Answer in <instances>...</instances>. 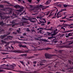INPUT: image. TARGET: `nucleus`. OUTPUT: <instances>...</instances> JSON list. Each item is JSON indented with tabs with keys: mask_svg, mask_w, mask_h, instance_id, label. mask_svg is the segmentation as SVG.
Instances as JSON below:
<instances>
[{
	"mask_svg": "<svg viewBox=\"0 0 73 73\" xmlns=\"http://www.w3.org/2000/svg\"><path fill=\"white\" fill-rule=\"evenodd\" d=\"M20 62H21V64H23V65H24V62L23 61H20Z\"/></svg>",
	"mask_w": 73,
	"mask_h": 73,
	"instance_id": "nucleus-36",
	"label": "nucleus"
},
{
	"mask_svg": "<svg viewBox=\"0 0 73 73\" xmlns=\"http://www.w3.org/2000/svg\"><path fill=\"white\" fill-rule=\"evenodd\" d=\"M4 72V71L3 70H0V72Z\"/></svg>",
	"mask_w": 73,
	"mask_h": 73,
	"instance_id": "nucleus-41",
	"label": "nucleus"
},
{
	"mask_svg": "<svg viewBox=\"0 0 73 73\" xmlns=\"http://www.w3.org/2000/svg\"><path fill=\"white\" fill-rule=\"evenodd\" d=\"M28 1L29 2V3H31V1H32V0H28Z\"/></svg>",
	"mask_w": 73,
	"mask_h": 73,
	"instance_id": "nucleus-62",
	"label": "nucleus"
},
{
	"mask_svg": "<svg viewBox=\"0 0 73 73\" xmlns=\"http://www.w3.org/2000/svg\"><path fill=\"white\" fill-rule=\"evenodd\" d=\"M49 7V6H46L45 7V8L46 9V8H48Z\"/></svg>",
	"mask_w": 73,
	"mask_h": 73,
	"instance_id": "nucleus-59",
	"label": "nucleus"
},
{
	"mask_svg": "<svg viewBox=\"0 0 73 73\" xmlns=\"http://www.w3.org/2000/svg\"><path fill=\"white\" fill-rule=\"evenodd\" d=\"M21 10H20L19 11H16L15 12L16 14H15L14 13H13V16H16L17 15H19V12H21Z\"/></svg>",
	"mask_w": 73,
	"mask_h": 73,
	"instance_id": "nucleus-3",
	"label": "nucleus"
},
{
	"mask_svg": "<svg viewBox=\"0 0 73 73\" xmlns=\"http://www.w3.org/2000/svg\"><path fill=\"white\" fill-rule=\"evenodd\" d=\"M54 41L53 42H54L55 43H56L57 42V41H56V40H54Z\"/></svg>",
	"mask_w": 73,
	"mask_h": 73,
	"instance_id": "nucleus-58",
	"label": "nucleus"
},
{
	"mask_svg": "<svg viewBox=\"0 0 73 73\" xmlns=\"http://www.w3.org/2000/svg\"><path fill=\"white\" fill-rule=\"evenodd\" d=\"M9 14H11L13 12V9H12L11 8H9Z\"/></svg>",
	"mask_w": 73,
	"mask_h": 73,
	"instance_id": "nucleus-4",
	"label": "nucleus"
},
{
	"mask_svg": "<svg viewBox=\"0 0 73 73\" xmlns=\"http://www.w3.org/2000/svg\"><path fill=\"white\" fill-rule=\"evenodd\" d=\"M42 61H40V62H41V63H44V62L45 61H46L45 60H42Z\"/></svg>",
	"mask_w": 73,
	"mask_h": 73,
	"instance_id": "nucleus-23",
	"label": "nucleus"
},
{
	"mask_svg": "<svg viewBox=\"0 0 73 73\" xmlns=\"http://www.w3.org/2000/svg\"><path fill=\"white\" fill-rule=\"evenodd\" d=\"M13 34H15V35H16V34H17V33L13 32Z\"/></svg>",
	"mask_w": 73,
	"mask_h": 73,
	"instance_id": "nucleus-57",
	"label": "nucleus"
},
{
	"mask_svg": "<svg viewBox=\"0 0 73 73\" xmlns=\"http://www.w3.org/2000/svg\"><path fill=\"white\" fill-rule=\"evenodd\" d=\"M51 33H49V32H47L46 34H44V35H48L49 36H50L51 35Z\"/></svg>",
	"mask_w": 73,
	"mask_h": 73,
	"instance_id": "nucleus-12",
	"label": "nucleus"
},
{
	"mask_svg": "<svg viewBox=\"0 0 73 73\" xmlns=\"http://www.w3.org/2000/svg\"><path fill=\"white\" fill-rule=\"evenodd\" d=\"M54 28L51 27V28L50 29H48V31H54Z\"/></svg>",
	"mask_w": 73,
	"mask_h": 73,
	"instance_id": "nucleus-14",
	"label": "nucleus"
},
{
	"mask_svg": "<svg viewBox=\"0 0 73 73\" xmlns=\"http://www.w3.org/2000/svg\"><path fill=\"white\" fill-rule=\"evenodd\" d=\"M23 36H26V34L25 33L24 34H23Z\"/></svg>",
	"mask_w": 73,
	"mask_h": 73,
	"instance_id": "nucleus-63",
	"label": "nucleus"
},
{
	"mask_svg": "<svg viewBox=\"0 0 73 73\" xmlns=\"http://www.w3.org/2000/svg\"><path fill=\"white\" fill-rule=\"evenodd\" d=\"M28 29H29L28 28H27V30H26V31H27V32H30V30Z\"/></svg>",
	"mask_w": 73,
	"mask_h": 73,
	"instance_id": "nucleus-40",
	"label": "nucleus"
},
{
	"mask_svg": "<svg viewBox=\"0 0 73 73\" xmlns=\"http://www.w3.org/2000/svg\"><path fill=\"white\" fill-rule=\"evenodd\" d=\"M19 30H17V32L18 33H19V34H20L21 33V32H20V28H19Z\"/></svg>",
	"mask_w": 73,
	"mask_h": 73,
	"instance_id": "nucleus-16",
	"label": "nucleus"
},
{
	"mask_svg": "<svg viewBox=\"0 0 73 73\" xmlns=\"http://www.w3.org/2000/svg\"><path fill=\"white\" fill-rule=\"evenodd\" d=\"M17 72H19V73H25L26 72L25 71H23L20 70H18V71H16Z\"/></svg>",
	"mask_w": 73,
	"mask_h": 73,
	"instance_id": "nucleus-15",
	"label": "nucleus"
},
{
	"mask_svg": "<svg viewBox=\"0 0 73 73\" xmlns=\"http://www.w3.org/2000/svg\"><path fill=\"white\" fill-rule=\"evenodd\" d=\"M66 42H68V45H72L73 44V41H67Z\"/></svg>",
	"mask_w": 73,
	"mask_h": 73,
	"instance_id": "nucleus-5",
	"label": "nucleus"
},
{
	"mask_svg": "<svg viewBox=\"0 0 73 73\" xmlns=\"http://www.w3.org/2000/svg\"><path fill=\"white\" fill-rule=\"evenodd\" d=\"M32 19H36L35 18L29 19V20H30V21H31V22H32V23H35V22H36V21H32L31 20H32Z\"/></svg>",
	"mask_w": 73,
	"mask_h": 73,
	"instance_id": "nucleus-13",
	"label": "nucleus"
},
{
	"mask_svg": "<svg viewBox=\"0 0 73 73\" xmlns=\"http://www.w3.org/2000/svg\"><path fill=\"white\" fill-rule=\"evenodd\" d=\"M45 56L46 58H51L53 55L48 54L46 53L45 54Z\"/></svg>",
	"mask_w": 73,
	"mask_h": 73,
	"instance_id": "nucleus-2",
	"label": "nucleus"
},
{
	"mask_svg": "<svg viewBox=\"0 0 73 73\" xmlns=\"http://www.w3.org/2000/svg\"><path fill=\"white\" fill-rule=\"evenodd\" d=\"M9 45V43H7L5 45V46H7V45Z\"/></svg>",
	"mask_w": 73,
	"mask_h": 73,
	"instance_id": "nucleus-45",
	"label": "nucleus"
},
{
	"mask_svg": "<svg viewBox=\"0 0 73 73\" xmlns=\"http://www.w3.org/2000/svg\"><path fill=\"white\" fill-rule=\"evenodd\" d=\"M61 5H62L61 4H58L57 5V6H58V7H61Z\"/></svg>",
	"mask_w": 73,
	"mask_h": 73,
	"instance_id": "nucleus-39",
	"label": "nucleus"
},
{
	"mask_svg": "<svg viewBox=\"0 0 73 73\" xmlns=\"http://www.w3.org/2000/svg\"><path fill=\"white\" fill-rule=\"evenodd\" d=\"M14 7L16 8V9H19V8H20V6L19 5H16L14 6Z\"/></svg>",
	"mask_w": 73,
	"mask_h": 73,
	"instance_id": "nucleus-7",
	"label": "nucleus"
},
{
	"mask_svg": "<svg viewBox=\"0 0 73 73\" xmlns=\"http://www.w3.org/2000/svg\"><path fill=\"white\" fill-rule=\"evenodd\" d=\"M52 36L51 38H56V37L54 36V35H53V34H52V35H51Z\"/></svg>",
	"mask_w": 73,
	"mask_h": 73,
	"instance_id": "nucleus-28",
	"label": "nucleus"
},
{
	"mask_svg": "<svg viewBox=\"0 0 73 73\" xmlns=\"http://www.w3.org/2000/svg\"><path fill=\"white\" fill-rule=\"evenodd\" d=\"M51 0H49L47 1V2L46 3V5H48V4H49L51 2Z\"/></svg>",
	"mask_w": 73,
	"mask_h": 73,
	"instance_id": "nucleus-10",
	"label": "nucleus"
},
{
	"mask_svg": "<svg viewBox=\"0 0 73 73\" xmlns=\"http://www.w3.org/2000/svg\"><path fill=\"white\" fill-rule=\"evenodd\" d=\"M13 64V65L11 64L10 66L12 67H15V66H16V65L15 64Z\"/></svg>",
	"mask_w": 73,
	"mask_h": 73,
	"instance_id": "nucleus-19",
	"label": "nucleus"
},
{
	"mask_svg": "<svg viewBox=\"0 0 73 73\" xmlns=\"http://www.w3.org/2000/svg\"><path fill=\"white\" fill-rule=\"evenodd\" d=\"M61 29H64V31H65V28H64L63 27H61Z\"/></svg>",
	"mask_w": 73,
	"mask_h": 73,
	"instance_id": "nucleus-38",
	"label": "nucleus"
},
{
	"mask_svg": "<svg viewBox=\"0 0 73 73\" xmlns=\"http://www.w3.org/2000/svg\"><path fill=\"white\" fill-rule=\"evenodd\" d=\"M1 41L2 42L3 44H4V43L5 44L7 43V42H6L3 41V40H1Z\"/></svg>",
	"mask_w": 73,
	"mask_h": 73,
	"instance_id": "nucleus-26",
	"label": "nucleus"
},
{
	"mask_svg": "<svg viewBox=\"0 0 73 73\" xmlns=\"http://www.w3.org/2000/svg\"><path fill=\"white\" fill-rule=\"evenodd\" d=\"M73 33H69L68 34L69 36H73Z\"/></svg>",
	"mask_w": 73,
	"mask_h": 73,
	"instance_id": "nucleus-21",
	"label": "nucleus"
},
{
	"mask_svg": "<svg viewBox=\"0 0 73 73\" xmlns=\"http://www.w3.org/2000/svg\"><path fill=\"white\" fill-rule=\"evenodd\" d=\"M69 62L70 64H71V62L70 60H69Z\"/></svg>",
	"mask_w": 73,
	"mask_h": 73,
	"instance_id": "nucleus-64",
	"label": "nucleus"
},
{
	"mask_svg": "<svg viewBox=\"0 0 73 73\" xmlns=\"http://www.w3.org/2000/svg\"><path fill=\"white\" fill-rule=\"evenodd\" d=\"M39 22L40 23V24H44L45 22L39 20Z\"/></svg>",
	"mask_w": 73,
	"mask_h": 73,
	"instance_id": "nucleus-22",
	"label": "nucleus"
},
{
	"mask_svg": "<svg viewBox=\"0 0 73 73\" xmlns=\"http://www.w3.org/2000/svg\"><path fill=\"white\" fill-rule=\"evenodd\" d=\"M72 31L71 30V31H66L64 32V33H66V32H72Z\"/></svg>",
	"mask_w": 73,
	"mask_h": 73,
	"instance_id": "nucleus-31",
	"label": "nucleus"
},
{
	"mask_svg": "<svg viewBox=\"0 0 73 73\" xmlns=\"http://www.w3.org/2000/svg\"><path fill=\"white\" fill-rule=\"evenodd\" d=\"M10 33H11L10 32L7 33V34L5 35V36H8V35H10Z\"/></svg>",
	"mask_w": 73,
	"mask_h": 73,
	"instance_id": "nucleus-24",
	"label": "nucleus"
},
{
	"mask_svg": "<svg viewBox=\"0 0 73 73\" xmlns=\"http://www.w3.org/2000/svg\"><path fill=\"white\" fill-rule=\"evenodd\" d=\"M2 54H8V53H5V52H2Z\"/></svg>",
	"mask_w": 73,
	"mask_h": 73,
	"instance_id": "nucleus-55",
	"label": "nucleus"
},
{
	"mask_svg": "<svg viewBox=\"0 0 73 73\" xmlns=\"http://www.w3.org/2000/svg\"><path fill=\"white\" fill-rule=\"evenodd\" d=\"M20 56H27V54H21Z\"/></svg>",
	"mask_w": 73,
	"mask_h": 73,
	"instance_id": "nucleus-42",
	"label": "nucleus"
},
{
	"mask_svg": "<svg viewBox=\"0 0 73 73\" xmlns=\"http://www.w3.org/2000/svg\"><path fill=\"white\" fill-rule=\"evenodd\" d=\"M3 23H4L3 22V21H2L0 22V25H1L2 26V24H3Z\"/></svg>",
	"mask_w": 73,
	"mask_h": 73,
	"instance_id": "nucleus-32",
	"label": "nucleus"
},
{
	"mask_svg": "<svg viewBox=\"0 0 73 73\" xmlns=\"http://www.w3.org/2000/svg\"><path fill=\"white\" fill-rule=\"evenodd\" d=\"M63 6L64 8H66V7H67V6H68V5L65 4V5H64Z\"/></svg>",
	"mask_w": 73,
	"mask_h": 73,
	"instance_id": "nucleus-33",
	"label": "nucleus"
},
{
	"mask_svg": "<svg viewBox=\"0 0 73 73\" xmlns=\"http://www.w3.org/2000/svg\"><path fill=\"white\" fill-rule=\"evenodd\" d=\"M63 11H65V10H64V9H61L60 12H62Z\"/></svg>",
	"mask_w": 73,
	"mask_h": 73,
	"instance_id": "nucleus-53",
	"label": "nucleus"
},
{
	"mask_svg": "<svg viewBox=\"0 0 73 73\" xmlns=\"http://www.w3.org/2000/svg\"><path fill=\"white\" fill-rule=\"evenodd\" d=\"M1 36L2 37H1V39H3V38H4V37H6V35H2V36Z\"/></svg>",
	"mask_w": 73,
	"mask_h": 73,
	"instance_id": "nucleus-20",
	"label": "nucleus"
},
{
	"mask_svg": "<svg viewBox=\"0 0 73 73\" xmlns=\"http://www.w3.org/2000/svg\"><path fill=\"white\" fill-rule=\"evenodd\" d=\"M34 56H38V54H34Z\"/></svg>",
	"mask_w": 73,
	"mask_h": 73,
	"instance_id": "nucleus-56",
	"label": "nucleus"
},
{
	"mask_svg": "<svg viewBox=\"0 0 73 73\" xmlns=\"http://www.w3.org/2000/svg\"><path fill=\"white\" fill-rule=\"evenodd\" d=\"M45 49L46 50H49V49H51V48H45Z\"/></svg>",
	"mask_w": 73,
	"mask_h": 73,
	"instance_id": "nucleus-25",
	"label": "nucleus"
},
{
	"mask_svg": "<svg viewBox=\"0 0 73 73\" xmlns=\"http://www.w3.org/2000/svg\"><path fill=\"white\" fill-rule=\"evenodd\" d=\"M40 65L41 66H42V65H44V64H42V63H40Z\"/></svg>",
	"mask_w": 73,
	"mask_h": 73,
	"instance_id": "nucleus-48",
	"label": "nucleus"
},
{
	"mask_svg": "<svg viewBox=\"0 0 73 73\" xmlns=\"http://www.w3.org/2000/svg\"><path fill=\"white\" fill-rule=\"evenodd\" d=\"M62 50H59L58 51V52L61 53L62 52Z\"/></svg>",
	"mask_w": 73,
	"mask_h": 73,
	"instance_id": "nucleus-49",
	"label": "nucleus"
},
{
	"mask_svg": "<svg viewBox=\"0 0 73 73\" xmlns=\"http://www.w3.org/2000/svg\"><path fill=\"white\" fill-rule=\"evenodd\" d=\"M1 1V0H0ZM4 7V6L3 5H0V8H3Z\"/></svg>",
	"mask_w": 73,
	"mask_h": 73,
	"instance_id": "nucleus-35",
	"label": "nucleus"
},
{
	"mask_svg": "<svg viewBox=\"0 0 73 73\" xmlns=\"http://www.w3.org/2000/svg\"><path fill=\"white\" fill-rule=\"evenodd\" d=\"M64 48H72V46H71L69 45H65L64 46Z\"/></svg>",
	"mask_w": 73,
	"mask_h": 73,
	"instance_id": "nucleus-9",
	"label": "nucleus"
},
{
	"mask_svg": "<svg viewBox=\"0 0 73 73\" xmlns=\"http://www.w3.org/2000/svg\"><path fill=\"white\" fill-rule=\"evenodd\" d=\"M11 23L12 24H15V21H13L12 22H11Z\"/></svg>",
	"mask_w": 73,
	"mask_h": 73,
	"instance_id": "nucleus-46",
	"label": "nucleus"
},
{
	"mask_svg": "<svg viewBox=\"0 0 73 73\" xmlns=\"http://www.w3.org/2000/svg\"><path fill=\"white\" fill-rule=\"evenodd\" d=\"M2 15H3V14L2 13H0V17H1V19H4V17L2 16Z\"/></svg>",
	"mask_w": 73,
	"mask_h": 73,
	"instance_id": "nucleus-18",
	"label": "nucleus"
},
{
	"mask_svg": "<svg viewBox=\"0 0 73 73\" xmlns=\"http://www.w3.org/2000/svg\"><path fill=\"white\" fill-rule=\"evenodd\" d=\"M22 19H23V20H29V19H27L25 18H24L23 17V18H22Z\"/></svg>",
	"mask_w": 73,
	"mask_h": 73,
	"instance_id": "nucleus-30",
	"label": "nucleus"
},
{
	"mask_svg": "<svg viewBox=\"0 0 73 73\" xmlns=\"http://www.w3.org/2000/svg\"><path fill=\"white\" fill-rule=\"evenodd\" d=\"M62 25H64V26H68L69 27H70V26H72V25H73V24L72 23L71 25H68L66 24H63Z\"/></svg>",
	"mask_w": 73,
	"mask_h": 73,
	"instance_id": "nucleus-11",
	"label": "nucleus"
},
{
	"mask_svg": "<svg viewBox=\"0 0 73 73\" xmlns=\"http://www.w3.org/2000/svg\"><path fill=\"white\" fill-rule=\"evenodd\" d=\"M40 41H45V42H48V41L46 39H40Z\"/></svg>",
	"mask_w": 73,
	"mask_h": 73,
	"instance_id": "nucleus-8",
	"label": "nucleus"
},
{
	"mask_svg": "<svg viewBox=\"0 0 73 73\" xmlns=\"http://www.w3.org/2000/svg\"><path fill=\"white\" fill-rule=\"evenodd\" d=\"M20 8L21 9H24V7L23 6L20 7Z\"/></svg>",
	"mask_w": 73,
	"mask_h": 73,
	"instance_id": "nucleus-37",
	"label": "nucleus"
},
{
	"mask_svg": "<svg viewBox=\"0 0 73 73\" xmlns=\"http://www.w3.org/2000/svg\"><path fill=\"white\" fill-rule=\"evenodd\" d=\"M32 32H36V31L34 29L32 30Z\"/></svg>",
	"mask_w": 73,
	"mask_h": 73,
	"instance_id": "nucleus-60",
	"label": "nucleus"
},
{
	"mask_svg": "<svg viewBox=\"0 0 73 73\" xmlns=\"http://www.w3.org/2000/svg\"><path fill=\"white\" fill-rule=\"evenodd\" d=\"M16 25V24H13L12 25V27H13L15 26V25Z\"/></svg>",
	"mask_w": 73,
	"mask_h": 73,
	"instance_id": "nucleus-52",
	"label": "nucleus"
},
{
	"mask_svg": "<svg viewBox=\"0 0 73 73\" xmlns=\"http://www.w3.org/2000/svg\"><path fill=\"white\" fill-rule=\"evenodd\" d=\"M39 32H40V33H42V30L39 31Z\"/></svg>",
	"mask_w": 73,
	"mask_h": 73,
	"instance_id": "nucleus-61",
	"label": "nucleus"
},
{
	"mask_svg": "<svg viewBox=\"0 0 73 73\" xmlns=\"http://www.w3.org/2000/svg\"><path fill=\"white\" fill-rule=\"evenodd\" d=\"M6 24V23H3L2 24V26H3V25H5Z\"/></svg>",
	"mask_w": 73,
	"mask_h": 73,
	"instance_id": "nucleus-43",
	"label": "nucleus"
},
{
	"mask_svg": "<svg viewBox=\"0 0 73 73\" xmlns=\"http://www.w3.org/2000/svg\"><path fill=\"white\" fill-rule=\"evenodd\" d=\"M65 36L66 37H69V35H68V34H66Z\"/></svg>",
	"mask_w": 73,
	"mask_h": 73,
	"instance_id": "nucleus-34",
	"label": "nucleus"
},
{
	"mask_svg": "<svg viewBox=\"0 0 73 73\" xmlns=\"http://www.w3.org/2000/svg\"><path fill=\"white\" fill-rule=\"evenodd\" d=\"M66 16H65L64 17H62V19H66Z\"/></svg>",
	"mask_w": 73,
	"mask_h": 73,
	"instance_id": "nucleus-51",
	"label": "nucleus"
},
{
	"mask_svg": "<svg viewBox=\"0 0 73 73\" xmlns=\"http://www.w3.org/2000/svg\"><path fill=\"white\" fill-rule=\"evenodd\" d=\"M29 6L30 7V8H32L33 7V6L32 5H30Z\"/></svg>",
	"mask_w": 73,
	"mask_h": 73,
	"instance_id": "nucleus-47",
	"label": "nucleus"
},
{
	"mask_svg": "<svg viewBox=\"0 0 73 73\" xmlns=\"http://www.w3.org/2000/svg\"><path fill=\"white\" fill-rule=\"evenodd\" d=\"M40 7V5H38L36 6V8H38Z\"/></svg>",
	"mask_w": 73,
	"mask_h": 73,
	"instance_id": "nucleus-54",
	"label": "nucleus"
},
{
	"mask_svg": "<svg viewBox=\"0 0 73 73\" xmlns=\"http://www.w3.org/2000/svg\"><path fill=\"white\" fill-rule=\"evenodd\" d=\"M7 50L8 52L18 53H23V51L22 50H11L10 49L7 48Z\"/></svg>",
	"mask_w": 73,
	"mask_h": 73,
	"instance_id": "nucleus-1",
	"label": "nucleus"
},
{
	"mask_svg": "<svg viewBox=\"0 0 73 73\" xmlns=\"http://www.w3.org/2000/svg\"><path fill=\"white\" fill-rule=\"evenodd\" d=\"M42 30H43V29H43V28H38V29H37V30L38 31H42Z\"/></svg>",
	"mask_w": 73,
	"mask_h": 73,
	"instance_id": "nucleus-17",
	"label": "nucleus"
},
{
	"mask_svg": "<svg viewBox=\"0 0 73 73\" xmlns=\"http://www.w3.org/2000/svg\"><path fill=\"white\" fill-rule=\"evenodd\" d=\"M19 46L20 48H21H21H27V46L26 45H23L22 44H21V45H19Z\"/></svg>",
	"mask_w": 73,
	"mask_h": 73,
	"instance_id": "nucleus-6",
	"label": "nucleus"
},
{
	"mask_svg": "<svg viewBox=\"0 0 73 73\" xmlns=\"http://www.w3.org/2000/svg\"><path fill=\"white\" fill-rule=\"evenodd\" d=\"M36 63H37V62H36V61H34L33 62V64H36Z\"/></svg>",
	"mask_w": 73,
	"mask_h": 73,
	"instance_id": "nucleus-50",
	"label": "nucleus"
},
{
	"mask_svg": "<svg viewBox=\"0 0 73 73\" xmlns=\"http://www.w3.org/2000/svg\"><path fill=\"white\" fill-rule=\"evenodd\" d=\"M58 32H54V33L53 34V35H54V36H55L57 33Z\"/></svg>",
	"mask_w": 73,
	"mask_h": 73,
	"instance_id": "nucleus-29",
	"label": "nucleus"
},
{
	"mask_svg": "<svg viewBox=\"0 0 73 73\" xmlns=\"http://www.w3.org/2000/svg\"><path fill=\"white\" fill-rule=\"evenodd\" d=\"M33 57H34V56H32L28 57L27 58L28 59H30V58H33Z\"/></svg>",
	"mask_w": 73,
	"mask_h": 73,
	"instance_id": "nucleus-27",
	"label": "nucleus"
},
{
	"mask_svg": "<svg viewBox=\"0 0 73 73\" xmlns=\"http://www.w3.org/2000/svg\"><path fill=\"white\" fill-rule=\"evenodd\" d=\"M20 38H25L23 36H20Z\"/></svg>",
	"mask_w": 73,
	"mask_h": 73,
	"instance_id": "nucleus-44",
	"label": "nucleus"
}]
</instances>
